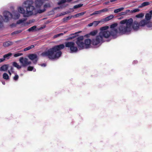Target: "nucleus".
<instances>
[{
	"mask_svg": "<svg viewBox=\"0 0 152 152\" xmlns=\"http://www.w3.org/2000/svg\"><path fill=\"white\" fill-rule=\"evenodd\" d=\"M94 26L93 25V23H89L88 25V26H89V27H91V26Z\"/></svg>",
	"mask_w": 152,
	"mask_h": 152,
	"instance_id": "obj_51",
	"label": "nucleus"
},
{
	"mask_svg": "<svg viewBox=\"0 0 152 152\" xmlns=\"http://www.w3.org/2000/svg\"><path fill=\"white\" fill-rule=\"evenodd\" d=\"M64 47L63 44L55 45L49 49L47 51L43 52L40 55L42 57H47L50 59L58 58L62 54V52L60 50L64 49Z\"/></svg>",
	"mask_w": 152,
	"mask_h": 152,
	"instance_id": "obj_1",
	"label": "nucleus"
},
{
	"mask_svg": "<svg viewBox=\"0 0 152 152\" xmlns=\"http://www.w3.org/2000/svg\"><path fill=\"white\" fill-rule=\"evenodd\" d=\"M8 73H9V75L10 76H11V73L10 72V70H8Z\"/></svg>",
	"mask_w": 152,
	"mask_h": 152,
	"instance_id": "obj_56",
	"label": "nucleus"
},
{
	"mask_svg": "<svg viewBox=\"0 0 152 152\" xmlns=\"http://www.w3.org/2000/svg\"><path fill=\"white\" fill-rule=\"evenodd\" d=\"M81 31H78L77 32H76L75 33V34H71V35H73V36H72V37H69L68 38H67V39H66V40H69L73 39L74 38H75L76 37L77 35H76L77 34L80 33Z\"/></svg>",
	"mask_w": 152,
	"mask_h": 152,
	"instance_id": "obj_15",
	"label": "nucleus"
},
{
	"mask_svg": "<svg viewBox=\"0 0 152 152\" xmlns=\"http://www.w3.org/2000/svg\"><path fill=\"white\" fill-rule=\"evenodd\" d=\"M30 49L29 48V47L28 46V47L25 48H24V51H26L29 50Z\"/></svg>",
	"mask_w": 152,
	"mask_h": 152,
	"instance_id": "obj_46",
	"label": "nucleus"
},
{
	"mask_svg": "<svg viewBox=\"0 0 152 152\" xmlns=\"http://www.w3.org/2000/svg\"><path fill=\"white\" fill-rule=\"evenodd\" d=\"M152 18L151 14L150 13H146L145 15V19L146 20H150Z\"/></svg>",
	"mask_w": 152,
	"mask_h": 152,
	"instance_id": "obj_18",
	"label": "nucleus"
},
{
	"mask_svg": "<svg viewBox=\"0 0 152 152\" xmlns=\"http://www.w3.org/2000/svg\"><path fill=\"white\" fill-rule=\"evenodd\" d=\"M76 39L75 43L78 48L81 49H84V44L83 42V36H80L78 37Z\"/></svg>",
	"mask_w": 152,
	"mask_h": 152,
	"instance_id": "obj_7",
	"label": "nucleus"
},
{
	"mask_svg": "<svg viewBox=\"0 0 152 152\" xmlns=\"http://www.w3.org/2000/svg\"><path fill=\"white\" fill-rule=\"evenodd\" d=\"M36 26H34L28 29V31L29 32L33 31L36 29Z\"/></svg>",
	"mask_w": 152,
	"mask_h": 152,
	"instance_id": "obj_25",
	"label": "nucleus"
},
{
	"mask_svg": "<svg viewBox=\"0 0 152 152\" xmlns=\"http://www.w3.org/2000/svg\"><path fill=\"white\" fill-rule=\"evenodd\" d=\"M130 11V10H127L125 12H122L120 13V15H126L128 12Z\"/></svg>",
	"mask_w": 152,
	"mask_h": 152,
	"instance_id": "obj_31",
	"label": "nucleus"
},
{
	"mask_svg": "<svg viewBox=\"0 0 152 152\" xmlns=\"http://www.w3.org/2000/svg\"><path fill=\"white\" fill-rule=\"evenodd\" d=\"M45 10H40L38 11V12L39 13H42V12H43L45 11Z\"/></svg>",
	"mask_w": 152,
	"mask_h": 152,
	"instance_id": "obj_47",
	"label": "nucleus"
},
{
	"mask_svg": "<svg viewBox=\"0 0 152 152\" xmlns=\"http://www.w3.org/2000/svg\"><path fill=\"white\" fill-rule=\"evenodd\" d=\"M3 77L4 79L6 80L9 79L8 75L6 73H4L3 74Z\"/></svg>",
	"mask_w": 152,
	"mask_h": 152,
	"instance_id": "obj_22",
	"label": "nucleus"
},
{
	"mask_svg": "<svg viewBox=\"0 0 152 152\" xmlns=\"http://www.w3.org/2000/svg\"><path fill=\"white\" fill-rule=\"evenodd\" d=\"M100 22V21H94L93 22V25L94 26H96Z\"/></svg>",
	"mask_w": 152,
	"mask_h": 152,
	"instance_id": "obj_34",
	"label": "nucleus"
},
{
	"mask_svg": "<svg viewBox=\"0 0 152 152\" xmlns=\"http://www.w3.org/2000/svg\"><path fill=\"white\" fill-rule=\"evenodd\" d=\"M97 31L96 30H95L91 31L90 33V34L92 36H95L96 35L97 33Z\"/></svg>",
	"mask_w": 152,
	"mask_h": 152,
	"instance_id": "obj_28",
	"label": "nucleus"
},
{
	"mask_svg": "<svg viewBox=\"0 0 152 152\" xmlns=\"http://www.w3.org/2000/svg\"><path fill=\"white\" fill-rule=\"evenodd\" d=\"M147 23V21L144 20H141L139 23H138L139 26H143L146 25Z\"/></svg>",
	"mask_w": 152,
	"mask_h": 152,
	"instance_id": "obj_16",
	"label": "nucleus"
},
{
	"mask_svg": "<svg viewBox=\"0 0 152 152\" xmlns=\"http://www.w3.org/2000/svg\"><path fill=\"white\" fill-rule=\"evenodd\" d=\"M28 57L30 59L33 61V63L35 64H36L38 59L37 56L36 54H30Z\"/></svg>",
	"mask_w": 152,
	"mask_h": 152,
	"instance_id": "obj_9",
	"label": "nucleus"
},
{
	"mask_svg": "<svg viewBox=\"0 0 152 152\" xmlns=\"http://www.w3.org/2000/svg\"><path fill=\"white\" fill-rule=\"evenodd\" d=\"M116 0H110V2H113L115 1Z\"/></svg>",
	"mask_w": 152,
	"mask_h": 152,
	"instance_id": "obj_57",
	"label": "nucleus"
},
{
	"mask_svg": "<svg viewBox=\"0 0 152 152\" xmlns=\"http://www.w3.org/2000/svg\"><path fill=\"white\" fill-rule=\"evenodd\" d=\"M5 60V59L4 57L2 58H0V63L4 61Z\"/></svg>",
	"mask_w": 152,
	"mask_h": 152,
	"instance_id": "obj_45",
	"label": "nucleus"
},
{
	"mask_svg": "<svg viewBox=\"0 0 152 152\" xmlns=\"http://www.w3.org/2000/svg\"><path fill=\"white\" fill-rule=\"evenodd\" d=\"M144 16L143 13H141L136 15L135 16L136 17L138 18H142Z\"/></svg>",
	"mask_w": 152,
	"mask_h": 152,
	"instance_id": "obj_32",
	"label": "nucleus"
},
{
	"mask_svg": "<svg viewBox=\"0 0 152 152\" xmlns=\"http://www.w3.org/2000/svg\"><path fill=\"white\" fill-rule=\"evenodd\" d=\"M31 64V61H28V60L27 61V66L28 65Z\"/></svg>",
	"mask_w": 152,
	"mask_h": 152,
	"instance_id": "obj_52",
	"label": "nucleus"
},
{
	"mask_svg": "<svg viewBox=\"0 0 152 152\" xmlns=\"http://www.w3.org/2000/svg\"><path fill=\"white\" fill-rule=\"evenodd\" d=\"M90 35H91L90 34V33L88 34H86L85 35V37H87L88 38L90 37Z\"/></svg>",
	"mask_w": 152,
	"mask_h": 152,
	"instance_id": "obj_49",
	"label": "nucleus"
},
{
	"mask_svg": "<svg viewBox=\"0 0 152 152\" xmlns=\"http://www.w3.org/2000/svg\"><path fill=\"white\" fill-rule=\"evenodd\" d=\"M19 61L23 66L25 67L27 66V62L28 61V59L27 58H24L23 57H21L20 58Z\"/></svg>",
	"mask_w": 152,
	"mask_h": 152,
	"instance_id": "obj_10",
	"label": "nucleus"
},
{
	"mask_svg": "<svg viewBox=\"0 0 152 152\" xmlns=\"http://www.w3.org/2000/svg\"><path fill=\"white\" fill-rule=\"evenodd\" d=\"M72 18V16H68V17L64 18L63 20L64 21H66L67 20L70 19Z\"/></svg>",
	"mask_w": 152,
	"mask_h": 152,
	"instance_id": "obj_33",
	"label": "nucleus"
},
{
	"mask_svg": "<svg viewBox=\"0 0 152 152\" xmlns=\"http://www.w3.org/2000/svg\"><path fill=\"white\" fill-rule=\"evenodd\" d=\"M2 83H3V84H5V82H2Z\"/></svg>",
	"mask_w": 152,
	"mask_h": 152,
	"instance_id": "obj_60",
	"label": "nucleus"
},
{
	"mask_svg": "<svg viewBox=\"0 0 152 152\" xmlns=\"http://www.w3.org/2000/svg\"><path fill=\"white\" fill-rule=\"evenodd\" d=\"M109 28V26H103L100 28V29L101 31H106V30L107 29Z\"/></svg>",
	"mask_w": 152,
	"mask_h": 152,
	"instance_id": "obj_19",
	"label": "nucleus"
},
{
	"mask_svg": "<svg viewBox=\"0 0 152 152\" xmlns=\"http://www.w3.org/2000/svg\"><path fill=\"white\" fill-rule=\"evenodd\" d=\"M24 3L25 4L28 5L26 7V12L25 13L24 9L20 7H19L18 10L20 13L23 14L24 17H28L32 15L33 13V11L34 9V7L32 5L33 4L34 1L32 0H27L25 1Z\"/></svg>",
	"mask_w": 152,
	"mask_h": 152,
	"instance_id": "obj_3",
	"label": "nucleus"
},
{
	"mask_svg": "<svg viewBox=\"0 0 152 152\" xmlns=\"http://www.w3.org/2000/svg\"><path fill=\"white\" fill-rule=\"evenodd\" d=\"M134 62H137V61H134Z\"/></svg>",
	"mask_w": 152,
	"mask_h": 152,
	"instance_id": "obj_61",
	"label": "nucleus"
},
{
	"mask_svg": "<svg viewBox=\"0 0 152 152\" xmlns=\"http://www.w3.org/2000/svg\"><path fill=\"white\" fill-rule=\"evenodd\" d=\"M13 44V42L8 41L4 42L3 45L4 47H7L12 45Z\"/></svg>",
	"mask_w": 152,
	"mask_h": 152,
	"instance_id": "obj_14",
	"label": "nucleus"
},
{
	"mask_svg": "<svg viewBox=\"0 0 152 152\" xmlns=\"http://www.w3.org/2000/svg\"><path fill=\"white\" fill-rule=\"evenodd\" d=\"M85 12H82L80 13H79V15L80 16L83 15L85 14Z\"/></svg>",
	"mask_w": 152,
	"mask_h": 152,
	"instance_id": "obj_50",
	"label": "nucleus"
},
{
	"mask_svg": "<svg viewBox=\"0 0 152 152\" xmlns=\"http://www.w3.org/2000/svg\"><path fill=\"white\" fill-rule=\"evenodd\" d=\"M19 78V76L18 75H15V76L13 77V79L15 80H17Z\"/></svg>",
	"mask_w": 152,
	"mask_h": 152,
	"instance_id": "obj_39",
	"label": "nucleus"
},
{
	"mask_svg": "<svg viewBox=\"0 0 152 152\" xmlns=\"http://www.w3.org/2000/svg\"><path fill=\"white\" fill-rule=\"evenodd\" d=\"M41 66L45 67L46 66V64L45 63L41 64L40 65Z\"/></svg>",
	"mask_w": 152,
	"mask_h": 152,
	"instance_id": "obj_48",
	"label": "nucleus"
},
{
	"mask_svg": "<svg viewBox=\"0 0 152 152\" xmlns=\"http://www.w3.org/2000/svg\"><path fill=\"white\" fill-rule=\"evenodd\" d=\"M91 44V40L89 39H86L85 40V42H84V48H89Z\"/></svg>",
	"mask_w": 152,
	"mask_h": 152,
	"instance_id": "obj_11",
	"label": "nucleus"
},
{
	"mask_svg": "<svg viewBox=\"0 0 152 152\" xmlns=\"http://www.w3.org/2000/svg\"><path fill=\"white\" fill-rule=\"evenodd\" d=\"M151 3L149 2H145L142 3L140 7H144L149 5Z\"/></svg>",
	"mask_w": 152,
	"mask_h": 152,
	"instance_id": "obj_20",
	"label": "nucleus"
},
{
	"mask_svg": "<svg viewBox=\"0 0 152 152\" xmlns=\"http://www.w3.org/2000/svg\"><path fill=\"white\" fill-rule=\"evenodd\" d=\"M108 9L107 8H104L103 9H102V10H100L101 13L102 12H107L108 11Z\"/></svg>",
	"mask_w": 152,
	"mask_h": 152,
	"instance_id": "obj_41",
	"label": "nucleus"
},
{
	"mask_svg": "<svg viewBox=\"0 0 152 152\" xmlns=\"http://www.w3.org/2000/svg\"><path fill=\"white\" fill-rule=\"evenodd\" d=\"M138 23L136 21H134L133 23L132 27L134 30H137L139 28Z\"/></svg>",
	"mask_w": 152,
	"mask_h": 152,
	"instance_id": "obj_12",
	"label": "nucleus"
},
{
	"mask_svg": "<svg viewBox=\"0 0 152 152\" xmlns=\"http://www.w3.org/2000/svg\"><path fill=\"white\" fill-rule=\"evenodd\" d=\"M36 71V69H35V70L34 71Z\"/></svg>",
	"mask_w": 152,
	"mask_h": 152,
	"instance_id": "obj_62",
	"label": "nucleus"
},
{
	"mask_svg": "<svg viewBox=\"0 0 152 152\" xmlns=\"http://www.w3.org/2000/svg\"><path fill=\"white\" fill-rule=\"evenodd\" d=\"M22 30H19L17 31H15L12 33L11 34V35H13L14 34H18L19 33H21V32H22Z\"/></svg>",
	"mask_w": 152,
	"mask_h": 152,
	"instance_id": "obj_30",
	"label": "nucleus"
},
{
	"mask_svg": "<svg viewBox=\"0 0 152 152\" xmlns=\"http://www.w3.org/2000/svg\"><path fill=\"white\" fill-rule=\"evenodd\" d=\"M103 41L102 38L99 34L95 38L92 39L91 40V44L94 45H96Z\"/></svg>",
	"mask_w": 152,
	"mask_h": 152,
	"instance_id": "obj_8",
	"label": "nucleus"
},
{
	"mask_svg": "<svg viewBox=\"0 0 152 152\" xmlns=\"http://www.w3.org/2000/svg\"><path fill=\"white\" fill-rule=\"evenodd\" d=\"M34 67L32 66H29L27 68V70L29 71H32L33 70Z\"/></svg>",
	"mask_w": 152,
	"mask_h": 152,
	"instance_id": "obj_38",
	"label": "nucleus"
},
{
	"mask_svg": "<svg viewBox=\"0 0 152 152\" xmlns=\"http://www.w3.org/2000/svg\"><path fill=\"white\" fill-rule=\"evenodd\" d=\"M17 18H19V16L18 15H17Z\"/></svg>",
	"mask_w": 152,
	"mask_h": 152,
	"instance_id": "obj_59",
	"label": "nucleus"
},
{
	"mask_svg": "<svg viewBox=\"0 0 152 152\" xmlns=\"http://www.w3.org/2000/svg\"><path fill=\"white\" fill-rule=\"evenodd\" d=\"M118 30L117 29H114L109 31H100L99 34L102 38L103 40V37L106 38H109L110 36H111L114 38H116L118 33Z\"/></svg>",
	"mask_w": 152,
	"mask_h": 152,
	"instance_id": "obj_4",
	"label": "nucleus"
},
{
	"mask_svg": "<svg viewBox=\"0 0 152 152\" xmlns=\"http://www.w3.org/2000/svg\"><path fill=\"white\" fill-rule=\"evenodd\" d=\"M149 13H150V14H151V15H152V10H151V11L149 12Z\"/></svg>",
	"mask_w": 152,
	"mask_h": 152,
	"instance_id": "obj_58",
	"label": "nucleus"
},
{
	"mask_svg": "<svg viewBox=\"0 0 152 152\" xmlns=\"http://www.w3.org/2000/svg\"><path fill=\"white\" fill-rule=\"evenodd\" d=\"M24 21V20H22V19L19 20L17 21V23L18 24H20L22 23H23Z\"/></svg>",
	"mask_w": 152,
	"mask_h": 152,
	"instance_id": "obj_43",
	"label": "nucleus"
},
{
	"mask_svg": "<svg viewBox=\"0 0 152 152\" xmlns=\"http://www.w3.org/2000/svg\"><path fill=\"white\" fill-rule=\"evenodd\" d=\"M65 47L69 48L71 52H75L78 50L77 47L75 46V42H65Z\"/></svg>",
	"mask_w": 152,
	"mask_h": 152,
	"instance_id": "obj_6",
	"label": "nucleus"
},
{
	"mask_svg": "<svg viewBox=\"0 0 152 152\" xmlns=\"http://www.w3.org/2000/svg\"><path fill=\"white\" fill-rule=\"evenodd\" d=\"M8 68V66L7 65H4L0 68V70L1 71H6Z\"/></svg>",
	"mask_w": 152,
	"mask_h": 152,
	"instance_id": "obj_17",
	"label": "nucleus"
},
{
	"mask_svg": "<svg viewBox=\"0 0 152 152\" xmlns=\"http://www.w3.org/2000/svg\"><path fill=\"white\" fill-rule=\"evenodd\" d=\"M13 65L17 67L18 69H20L21 68V66L19 65L16 62H14L13 63Z\"/></svg>",
	"mask_w": 152,
	"mask_h": 152,
	"instance_id": "obj_27",
	"label": "nucleus"
},
{
	"mask_svg": "<svg viewBox=\"0 0 152 152\" xmlns=\"http://www.w3.org/2000/svg\"><path fill=\"white\" fill-rule=\"evenodd\" d=\"M30 49L34 47V46L33 45H31L30 46H29Z\"/></svg>",
	"mask_w": 152,
	"mask_h": 152,
	"instance_id": "obj_53",
	"label": "nucleus"
},
{
	"mask_svg": "<svg viewBox=\"0 0 152 152\" xmlns=\"http://www.w3.org/2000/svg\"><path fill=\"white\" fill-rule=\"evenodd\" d=\"M124 9V7H121L119 9L115 10H114V12L115 13H118L123 10Z\"/></svg>",
	"mask_w": 152,
	"mask_h": 152,
	"instance_id": "obj_26",
	"label": "nucleus"
},
{
	"mask_svg": "<svg viewBox=\"0 0 152 152\" xmlns=\"http://www.w3.org/2000/svg\"><path fill=\"white\" fill-rule=\"evenodd\" d=\"M66 0H61L58 2V5H61L66 2Z\"/></svg>",
	"mask_w": 152,
	"mask_h": 152,
	"instance_id": "obj_37",
	"label": "nucleus"
},
{
	"mask_svg": "<svg viewBox=\"0 0 152 152\" xmlns=\"http://www.w3.org/2000/svg\"><path fill=\"white\" fill-rule=\"evenodd\" d=\"M75 16L76 17H78L80 16L79 13H77L75 15Z\"/></svg>",
	"mask_w": 152,
	"mask_h": 152,
	"instance_id": "obj_55",
	"label": "nucleus"
},
{
	"mask_svg": "<svg viewBox=\"0 0 152 152\" xmlns=\"http://www.w3.org/2000/svg\"><path fill=\"white\" fill-rule=\"evenodd\" d=\"M118 25V24L117 23H115L111 24L110 26V28L111 29V31L114 29H115V27L117 26Z\"/></svg>",
	"mask_w": 152,
	"mask_h": 152,
	"instance_id": "obj_24",
	"label": "nucleus"
},
{
	"mask_svg": "<svg viewBox=\"0 0 152 152\" xmlns=\"http://www.w3.org/2000/svg\"><path fill=\"white\" fill-rule=\"evenodd\" d=\"M101 12L100 10L96 11L94 12L93 13L91 14V16H92L94 15L98 14L101 13Z\"/></svg>",
	"mask_w": 152,
	"mask_h": 152,
	"instance_id": "obj_35",
	"label": "nucleus"
},
{
	"mask_svg": "<svg viewBox=\"0 0 152 152\" xmlns=\"http://www.w3.org/2000/svg\"><path fill=\"white\" fill-rule=\"evenodd\" d=\"M64 34L63 33H60V34H57L56 35H55L54 36V37L55 38H56V37H59V36H61V35H63Z\"/></svg>",
	"mask_w": 152,
	"mask_h": 152,
	"instance_id": "obj_42",
	"label": "nucleus"
},
{
	"mask_svg": "<svg viewBox=\"0 0 152 152\" xmlns=\"http://www.w3.org/2000/svg\"><path fill=\"white\" fill-rule=\"evenodd\" d=\"M83 5V4H79L74 6L73 7V8L75 9H77L82 7Z\"/></svg>",
	"mask_w": 152,
	"mask_h": 152,
	"instance_id": "obj_29",
	"label": "nucleus"
},
{
	"mask_svg": "<svg viewBox=\"0 0 152 152\" xmlns=\"http://www.w3.org/2000/svg\"><path fill=\"white\" fill-rule=\"evenodd\" d=\"M22 55V54L21 53H17L15 54L14 55V56L15 57H17L19 56H21Z\"/></svg>",
	"mask_w": 152,
	"mask_h": 152,
	"instance_id": "obj_40",
	"label": "nucleus"
},
{
	"mask_svg": "<svg viewBox=\"0 0 152 152\" xmlns=\"http://www.w3.org/2000/svg\"><path fill=\"white\" fill-rule=\"evenodd\" d=\"M133 22V19L132 18L125 19L121 21L120 23L122 25L118 28V33L123 34L130 32Z\"/></svg>",
	"mask_w": 152,
	"mask_h": 152,
	"instance_id": "obj_2",
	"label": "nucleus"
},
{
	"mask_svg": "<svg viewBox=\"0 0 152 152\" xmlns=\"http://www.w3.org/2000/svg\"><path fill=\"white\" fill-rule=\"evenodd\" d=\"M140 11V10L139 9H135L133 10L132 12H138Z\"/></svg>",
	"mask_w": 152,
	"mask_h": 152,
	"instance_id": "obj_44",
	"label": "nucleus"
},
{
	"mask_svg": "<svg viewBox=\"0 0 152 152\" xmlns=\"http://www.w3.org/2000/svg\"><path fill=\"white\" fill-rule=\"evenodd\" d=\"M148 27H150L152 26V22H147L146 24Z\"/></svg>",
	"mask_w": 152,
	"mask_h": 152,
	"instance_id": "obj_36",
	"label": "nucleus"
},
{
	"mask_svg": "<svg viewBox=\"0 0 152 152\" xmlns=\"http://www.w3.org/2000/svg\"><path fill=\"white\" fill-rule=\"evenodd\" d=\"M114 17V16L113 15H109L106 17L104 18V20L105 21H108L112 19Z\"/></svg>",
	"mask_w": 152,
	"mask_h": 152,
	"instance_id": "obj_21",
	"label": "nucleus"
},
{
	"mask_svg": "<svg viewBox=\"0 0 152 152\" xmlns=\"http://www.w3.org/2000/svg\"><path fill=\"white\" fill-rule=\"evenodd\" d=\"M12 54L11 53H9L7 54H5L3 56V57L5 58L9 59L10 57L12 55Z\"/></svg>",
	"mask_w": 152,
	"mask_h": 152,
	"instance_id": "obj_23",
	"label": "nucleus"
},
{
	"mask_svg": "<svg viewBox=\"0 0 152 152\" xmlns=\"http://www.w3.org/2000/svg\"><path fill=\"white\" fill-rule=\"evenodd\" d=\"M4 19L3 17L0 15V28L3 26V22L4 21L5 22H8L9 20V19L12 17V14L8 11H5L3 13Z\"/></svg>",
	"mask_w": 152,
	"mask_h": 152,
	"instance_id": "obj_5",
	"label": "nucleus"
},
{
	"mask_svg": "<svg viewBox=\"0 0 152 152\" xmlns=\"http://www.w3.org/2000/svg\"><path fill=\"white\" fill-rule=\"evenodd\" d=\"M13 67L11 66L10 67V71H11L12 72H13Z\"/></svg>",
	"mask_w": 152,
	"mask_h": 152,
	"instance_id": "obj_54",
	"label": "nucleus"
},
{
	"mask_svg": "<svg viewBox=\"0 0 152 152\" xmlns=\"http://www.w3.org/2000/svg\"><path fill=\"white\" fill-rule=\"evenodd\" d=\"M35 3L36 7H39L42 5L43 2L41 0H36Z\"/></svg>",
	"mask_w": 152,
	"mask_h": 152,
	"instance_id": "obj_13",
	"label": "nucleus"
}]
</instances>
